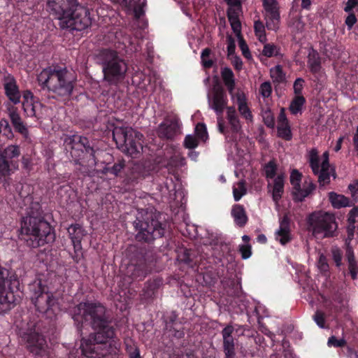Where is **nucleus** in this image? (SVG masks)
Returning a JSON list of instances; mask_svg holds the SVG:
<instances>
[{
  "label": "nucleus",
  "mask_w": 358,
  "mask_h": 358,
  "mask_svg": "<svg viewBox=\"0 0 358 358\" xmlns=\"http://www.w3.org/2000/svg\"><path fill=\"white\" fill-rule=\"evenodd\" d=\"M247 193L245 182L243 180H240L233 186V196L236 201H239Z\"/></svg>",
  "instance_id": "36"
},
{
  "label": "nucleus",
  "mask_w": 358,
  "mask_h": 358,
  "mask_svg": "<svg viewBox=\"0 0 358 358\" xmlns=\"http://www.w3.org/2000/svg\"><path fill=\"white\" fill-rule=\"evenodd\" d=\"M126 350L129 354V356H133L136 352H140L138 348L134 344V341L131 339H128L125 341Z\"/></svg>",
  "instance_id": "50"
},
{
  "label": "nucleus",
  "mask_w": 358,
  "mask_h": 358,
  "mask_svg": "<svg viewBox=\"0 0 358 358\" xmlns=\"http://www.w3.org/2000/svg\"><path fill=\"white\" fill-rule=\"evenodd\" d=\"M39 103H34L31 101L26 100L23 102L22 106L24 111V113L28 117H38L37 110Z\"/></svg>",
  "instance_id": "38"
},
{
  "label": "nucleus",
  "mask_w": 358,
  "mask_h": 358,
  "mask_svg": "<svg viewBox=\"0 0 358 358\" xmlns=\"http://www.w3.org/2000/svg\"><path fill=\"white\" fill-rule=\"evenodd\" d=\"M142 134L129 127H115L113 130V138L117 148L131 156L142 150Z\"/></svg>",
  "instance_id": "7"
},
{
  "label": "nucleus",
  "mask_w": 358,
  "mask_h": 358,
  "mask_svg": "<svg viewBox=\"0 0 358 358\" xmlns=\"http://www.w3.org/2000/svg\"><path fill=\"white\" fill-rule=\"evenodd\" d=\"M20 155V148L17 145H9L3 150L0 149V174L3 176L10 175L13 168H17L13 160Z\"/></svg>",
  "instance_id": "16"
},
{
  "label": "nucleus",
  "mask_w": 358,
  "mask_h": 358,
  "mask_svg": "<svg viewBox=\"0 0 358 358\" xmlns=\"http://www.w3.org/2000/svg\"><path fill=\"white\" fill-rule=\"evenodd\" d=\"M278 124H287L288 120L286 117L284 108H281L278 118Z\"/></svg>",
  "instance_id": "62"
},
{
  "label": "nucleus",
  "mask_w": 358,
  "mask_h": 358,
  "mask_svg": "<svg viewBox=\"0 0 358 358\" xmlns=\"http://www.w3.org/2000/svg\"><path fill=\"white\" fill-rule=\"evenodd\" d=\"M231 26L238 40L243 38L241 36V24H231Z\"/></svg>",
  "instance_id": "61"
},
{
  "label": "nucleus",
  "mask_w": 358,
  "mask_h": 358,
  "mask_svg": "<svg viewBox=\"0 0 358 358\" xmlns=\"http://www.w3.org/2000/svg\"><path fill=\"white\" fill-rule=\"evenodd\" d=\"M73 159V163L75 165L78 166L76 168V172L80 173L83 176H90L92 173V169L95 166H91L92 164V157H90L88 160V164L84 165L81 162H80V157H72Z\"/></svg>",
  "instance_id": "34"
},
{
  "label": "nucleus",
  "mask_w": 358,
  "mask_h": 358,
  "mask_svg": "<svg viewBox=\"0 0 358 358\" xmlns=\"http://www.w3.org/2000/svg\"><path fill=\"white\" fill-rule=\"evenodd\" d=\"M331 254L333 259L335 262L336 266H340L341 265L342 260L341 250L338 248L334 247L331 249Z\"/></svg>",
  "instance_id": "53"
},
{
  "label": "nucleus",
  "mask_w": 358,
  "mask_h": 358,
  "mask_svg": "<svg viewBox=\"0 0 358 358\" xmlns=\"http://www.w3.org/2000/svg\"><path fill=\"white\" fill-rule=\"evenodd\" d=\"M31 299L36 310L41 313L55 312L57 308V299L48 291V287L36 279L29 285Z\"/></svg>",
  "instance_id": "8"
},
{
  "label": "nucleus",
  "mask_w": 358,
  "mask_h": 358,
  "mask_svg": "<svg viewBox=\"0 0 358 358\" xmlns=\"http://www.w3.org/2000/svg\"><path fill=\"white\" fill-rule=\"evenodd\" d=\"M262 117L264 124L269 128H273L275 126L274 117L270 110H266L262 113Z\"/></svg>",
  "instance_id": "45"
},
{
  "label": "nucleus",
  "mask_w": 358,
  "mask_h": 358,
  "mask_svg": "<svg viewBox=\"0 0 358 358\" xmlns=\"http://www.w3.org/2000/svg\"><path fill=\"white\" fill-rule=\"evenodd\" d=\"M238 41L239 48H240L241 50L242 51L243 55L245 58H248V59L251 58V54L249 50L248 46L247 43H245V40L243 39V38H240V39H238Z\"/></svg>",
  "instance_id": "52"
},
{
  "label": "nucleus",
  "mask_w": 358,
  "mask_h": 358,
  "mask_svg": "<svg viewBox=\"0 0 358 358\" xmlns=\"http://www.w3.org/2000/svg\"><path fill=\"white\" fill-rule=\"evenodd\" d=\"M263 6L266 12V17L268 20L271 21L280 20V13L276 0H263Z\"/></svg>",
  "instance_id": "29"
},
{
  "label": "nucleus",
  "mask_w": 358,
  "mask_h": 358,
  "mask_svg": "<svg viewBox=\"0 0 358 358\" xmlns=\"http://www.w3.org/2000/svg\"><path fill=\"white\" fill-rule=\"evenodd\" d=\"M198 145V141L193 135H187L184 140V146L188 149H194Z\"/></svg>",
  "instance_id": "48"
},
{
  "label": "nucleus",
  "mask_w": 358,
  "mask_h": 358,
  "mask_svg": "<svg viewBox=\"0 0 358 358\" xmlns=\"http://www.w3.org/2000/svg\"><path fill=\"white\" fill-rule=\"evenodd\" d=\"M236 45L234 39L231 36H227V51L229 55H232L235 52Z\"/></svg>",
  "instance_id": "59"
},
{
  "label": "nucleus",
  "mask_w": 358,
  "mask_h": 358,
  "mask_svg": "<svg viewBox=\"0 0 358 358\" xmlns=\"http://www.w3.org/2000/svg\"><path fill=\"white\" fill-rule=\"evenodd\" d=\"M22 239L31 248H38L46 243L54 242L55 235L50 224L36 217L27 216L21 223Z\"/></svg>",
  "instance_id": "3"
},
{
  "label": "nucleus",
  "mask_w": 358,
  "mask_h": 358,
  "mask_svg": "<svg viewBox=\"0 0 358 358\" xmlns=\"http://www.w3.org/2000/svg\"><path fill=\"white\" fill-rule=\"evenodd\" d=\"M305 102L306 99L303 95L295 96L289 107L290 112L294 115L297 114L301 110Z\"/></svg>",
  "instance_id": "37"
},
{
  "label": "nucleus",
  "mask_w": 358,
  "mask_h": 358,
  "mask_svg": "<svg viewBox=\"0 0 358 358\" xmlns=\"http://www.w3.org/2000/svg\"><path fill=\"white\" fill-rule=\"evenodd\" d=\"M150 272L148 264L144 260H140L136 264H129L126 268L125 275L132 280H142Z\"/></svg>",
  "instance_id": "20"
},
{
  "label": "nucleus",
  "mask_w": 358,
  "mask_h": 358,
  "mask_svg": "<svg viewBox=\"0 0 358 358\" xmlns=\"http://www.w3.org/2000/svg\"><path fill=\"white\" fill-rule=\"evenodd\" d=\"M234 332V328L231 324H227L221 331L224 358H236V339L233 336Z\"/></svg>",
  "instance_id": "19"
},
{
  "label": "nucleus",
  "mask_w": 358,
  "mask_h": 358,
  "mask_svg": "<svg viewBox=\"0 0 358 358\" xmlns=\"http://www.w3.org/2000/svg\"><path fill=\"white\" fill-rule=\"evenodd\" d=\"M37 81L43 90L53 93L59 100H67L71 96L76 78L66 67L52 66L43 69L37 76Z\"/></svg>",
  "instance_id": "2"
},
{
  "label": "nucleus",
  "mask_w": 358,
  "mask_h": 358,
  "mask_svg": "<svg viewBox=\"0 0 358 358\" xmlns=\"http://www.w3.org/2000/svg\"><path fill=\"white\" fill-rule=\"evenodd\" d=\"M275 50V46L271 44H266L264 46L262 50V55L267 57H271L274 55V51Z\"/></svg>",
  "instance_id": "57"
},
{
  "label": "nucleus",
  "mask_w": 358,
  "mask_h": 358,
  "mask_svg": "<svg viewBox=\"0 0 358 358\" xmlns=\"http://www.w3.org/2000/svg\"><path fill=\"white\" fill-rule=\"evenodd\" d=\"M124 8L128 15L135 20H143L145 15L147 0H114Z\"/></svg>",
  "instance_id": "18"
},
{
  "label": "nucleus",
  "mask_w": 358,
  "mask_h": 358,
  "mask_svg": "<svg viewBox=\"0 0 358 358\" xmlns=\"http://www.w3.org/2000/svg\"><path fill=\"white\" fill-rule=\"evenodd\" d=\"M275 238L282 245H285L291 240L289 219L286 215L280 221V227L275 233Z\"/></svg>",
  "instance_id": "22"
},
{
  "label": "nucleus",
  "mask_w": 358,
  "mask_h": 358,
  "mask_svg": "<svg viewBox=\"0 0 358 358\" xmlns=\"http://www.w3.org/2000/svg\"><path fill=\"white\" fill-rule=\"evenodd\" d=\"M316 185L310 178H307L303 183V187L300 186L299 189L293 191L294 200L296 201H303L305 198L308 196L315 189Z\"/></svg>",
  "instance_id": "25"
},
{
  "label": "nucleus",
  "mask_w": 358,
  "mask_h": 358,
  "mask_svg": "<svg viewBox=\"0 0 358 358\" xmlns=\"http://www.w3.org/2000/svg\"><path fill=\"white\" fill-rule=\"evenodd\" d=\"M0 126L1 128H3L5 131H8V133H11V128L9 125L8 120L5 119L1 120Z\"/></svg>",
  "instance_id": "63"
},
{
  "label": "nucleus",
  "mask_w": 358,
  "mask_h": 358,
  "mask_svg": "<svg viewBox=\"0 0 358 358\" xmlns=\"http://www.w3.org/2000/svg\"><path fill=\"white\" fill-rule=\"evenodd\" d=\"M237 104L238 110L240 114L248 122H252V115L251 110L248 108L246 101V97L243 92H238L235 95Z\"/></svg>",
  "instance_id": "27"
},
{
  "label": "nucleus",
  "mask_w": 358,
  "mask_h": 358,
  "mask_svg": "<svg viewBox=\"0 0 358 358\" xmlns=\"http://www.w3.org/2000/svg\"><path fill=\"white\" fill-rule=\"evenodd\" d=\"M270 76L275 83H282L286 80L285 73L280 65H276L270 69Z\"/></svg>",
  "instance_id": "35"
},
{
  "label": "nucleus",
  "mask_w": 358,
  "mask_h": 358,
  "mask_svg": "<svg viewBox=\"0 0 358 358\" xmlns=\"http://www.w3.org/2000/svg\"><path fill=\"white\" fill-rule=\"evenodd\" d=\"M8 277V271L0 266V314L10 310L15 301L14 293L6 288Z\"/></svg>",
  "instance_id": "15"
},
{
  "label": "nucleus",
  "mask_w": 358,
  "mask_h": 358,
  "mask_svg": "<svg viewBox=\"0 0 358 358\" xmlns=\"http://www.w3.org/2000/svg\"><path fill=\"white\" fill-rule=\"evenodd\" d=\"M307 59V65L310 71L316 77L320 75L322 65L321 57L319 53L311 48L309 50Z\"/></svg>",
  "instance_id": "23"
},
{
  "label": "nucleus",
  "mask_w": 358,
  "mask_h": 358,
  "mask_svg": "<svg viewBox=\"0 0 358 358\" xmlns=\"http://www.w3.org/2000/svg\"><path fill=\"white\" fill-rule=\"evenodd\" d=\"M305 80L302 78H297L293 85L294 93L296 96L302 95Z\"/></svg>",
  "instance_id": "49"
},
{
  "label": "nucleus",
  "mask_w": 358,
  "mask_h": 358,
  "mask_svg": "<svg viewBox=\"0 0 358 358\" xmlns=\"http://www.w3.org/2000/svg\"><path fill=\"white\" fill-rule=\"evenodd\" d=\"M231 214L235 223L238 226L242 227L246 224L248 216L243 206L240 204L234 205L231 208Z\"/></svg>",
  "instance_id": "32"
},
{
  "label": "nucleus",
  "mask_w": 358,
  "mask_h": 358,
  "mask_svg": "<svg viewBox=\"0 0 358 358\" xmlns=\"http://www.w3.org/2000/svg\"><path fill=\"white\" fill-rule=\"evenodd\" d=\"M329 200L334 208L340 209L352 206V201L346 196L334 192L329 193Z\"/></svg>",
  "instance_id": "31"
},
{
  "label": "nucleus",
  "mask_w": 358,
  "mask_h": 358,
  "mask_svg": "<svg viewBox=\"0 0 358 358\" xmlns=\"http://www.w3.org/2000/svg\"><path fill=\"white\" fill-rule=\"evenodd\" d=\"M124 164L123 162H119L118 163L115 164L113 166H105L101 171V173L103 174H106L108 173H112L115 176H117V174L121 171V170L124 168Z\"/></svg>",
  "instance_id": "43"
},
{
  "label": "nucleus",
  "mask_w": 358,
  "mask_h": 358,
  "mask_svg": "<svg viewBox=\"0 0 358 358\" xmlns=\"http://www.w3.org/2000/svg\"><path fill=\"white\" fill-rule=\"evenodd\" d=\"M302 175L296 169H294L290 174V182L293 187V191L296 190L301 186Z\"/></svg>",
  "instance_id": "42"
},
{
  "label": "nucleus",
  "mask_w": 358,
  "mask_h": 358,
  "mask_svg": "<svg viewBox=\"0 0 358 358\" xmlns=\"http://www.w3.org/2000/svg\"><path fill=\"white\" fill-rule=\"evenodd\" d=\"M221 76L229 94L233 97L234 90L235 88V79L232 70L229 67L222 68L221 71Z\"/></svg>",
  "instance_id": "33"
},
{
  "label": "nucleus",
  "mask_w": 358,
  "mask_h": 358,
  "mask_svg": "<svg viewBox=\"0 0 358 358\" xmlns=\"http://www.w3.org/2000/svg\"><path fill=\"white\" fill-rule=\"evenodd\" d=\"M21 338L30 352L40 356L45 355L47 343L43 335L39 334L35 330L30 329L22 332Z\"/></svg>",
  "instance_id": "14"
},
{
  "label": "nucleus",
  "mask_w": 358,
  "mask_h": 358,
  "mask_svg": "<svg viewBox=\"0 0 358 358\" xmlns=\"http://www.w3.org/2000/svg\"><path fill=\"white\" fill-rule=\"evenodd\" d=\"M74 321L89 322L96 332L83 339L82 354L87 358H106L118 354L120 343L115 340V329L106 316V308L99 303L81 302L73 308Z\"/></svg>",
  "instance_id": "1"
},
{
  "label": "nucleus",
  "mask_w": 358,
  "mask_h": 358,
  "mask_svg": "<svg viewBox=\"0 0 358 358\" xmlns=\"http://www.w3.org/2000/svg\"><path fill=\"white\" fill-rule=\"evenodd\" d=\"M284 178L283 174H279L274 179L273 185L271 187L269 184L268 187L272 188V198L275 203H278L279 200L282 198L284 192Z\"/></svg>",
  "instance_id": "30"
},
{
  "label": "nucleus",
  "mask_w": 358,
  "mask_h": 358,
  "mask_svg": "<svg viewBox=\"0 0 358 358\" xmlns=\"http://www.w3.org/2000/svg\"><path fill=\"white\" fill-rule=\"evenodd\" d=\"M208 106L213 110L218 116L217 127L220 133L228 138L227 130L221 117L224 109H227L228 99L223 87L219 83L213 85L211 91L207 95Z\"/></svg>",
  "instance_id": "11"
},
{
  "label": "nucleus",
  "mask_w": 358,
  "mask_h": 358,
  "mask_svg": "<svg viewBox=\"0 0 358 358\" xmlns=\"http://www.w3.org/2000/svg\"><path fill=\"white\" fill-rule=\"evenodd\" d=\"M233 327L234 328V331H236V334H238V336H241L244 334L245 332V327L244 326L239 325V324H235L233 325Z\"/></svg>",
  "instance_id": "64"
},
{
  "label": "nucleus",
  "mask_w": 358,
  "mask_h": 358,
  "mask_svg": "<svg viewBox=\"0 0 358 358\" xmlns=\"http://www.w3.org/2000/svg\"><path fill=\"white\" fill-rule=\"evenodd\" d=\"M96 57L102 66L104 80L110 84H117L124 78L127 64L115 50L103 49Z\"/></svg>",
  "instance_id": "6"
},
{
  "label": "nucleus",
  "mask_w": 358,
  "mask_h": 358,
  "mask_svg": "<svg viewBox=\"0 0 358 358\" xmlns=\"http://www.w3.org/2000/svg\"><path fill=\"white\" fill-rule=\"evenodd\" d=\"M308 223L313 235L321 238L334 236L338 227L334 215L322 211L310 215Z\"/></svg>",
  "instance_id": "9"
},
{
  "label": "nucleus",
  "mask_w": 358,
  "mask_h": 358,
  "mask_svg": "<svg viewBox=\"0 0 358 358\" xmlns=\"http://www.w3.org/2000/svg\"><path fill=\"white\" fill-rule=\"evenodd\" d=\"M318 268L322 271H327L329 268L327 257L323 254L320 255Z\"/></svg>",
  "instance_id": "58"
},
{
  "label": "nucleus",
  "mask_w": 358,
  "mask_h": 358,
  "mask_svg": "<svg viewBox=\"0 0 358 358\" xmlns=\"http://www.w3.org/2000/svg\"><path fill=\"white\" fill-rule=\"evenodd\" d=\"M9 117L15 129L22 135L27 136L28 135V129L16 108H12L9 110Z\"/></svg>",
  "instance_id": "28"
},
{
  "label": "nucleus",
  "mask_w": 358,
  "mask_h": 358,
  "mask_svg": "<svg viewBox=\"0 0 358 358\" xmlns=\"http://www.w3.org/2000/svg\"><path fill=\"white\" fill-rule=\"evenodd\" d=\"M358 5V0H348L344 7V10L350 13L352 10Z\"/></svg>",
  "instance_id": "60"
},
{
  "label": "nucleus",
  "mask_w": 358,
  "mask_h": 358,
  "mask_svg": "<svg viewBox=\"0 0 358 358\" xmlns=\"http://www.w3.org/2000/svg\"><path fill=\"white\" fill-rule=\"evenodd\" d=\"M180 125L178 116L167 117L158 126L157 129L158 136L161 138L173 139L180 134Z\"/></svg>",
  "instance_id": "17"
},
{
  "label": "nucleus",
  "mask_w": 358,
  "mask_h": 358,
  "mask_svg": "<svg viewBox=\"0 0 358 358\" xmlns=\"http://www.w3.org/2000/svg\"><path fill=\"white\" fill-rule=\"evenodd\" d=\"M3 86L8 99L15 104L18 103L20 101V93L15 79L11 76L5 77Z\"/></svg>",
  "instance_id": "21"
},
{
  "label": "nucleus",
  "mask_w": 358,
  "mask_h": 358,
  "mask_svg": "<svg viewBox=\"0 0 358 358\" xmlns=\"http://www.w3.org/2000/svg\"><path fill=\"white\" fill-rule=\"evenodd\" d=\"M308 161L314 175L317 176L320 187H324L330 183V178H336V174L334 169L331 168L329 161V152H324L322 155V161L320 159L316 148H312L308 153Z\"/></svg>",
  "instance_id": "10"
},
{
  "label": "nucleus",
  "mask_w": 358,
  "mask_h": 358,
  "mask_svg": "<svg viewBox=\"0 0 358 358\" xmlns=\"http://www.w3.org/2000/svg\"><path fill=\"white\" fill-rule=\"evenodd\" d=\"M345 344V341L343 338L337 339L335 336H331L328 340V345L334 347H342Z\"/></svg>",
  "instance_id": "56"
},
{
  "label": "nucleus",
  "mask_w": 358,
  "mask_h": 358,
  "mask_svg": "<svg viewBox=\"0 0 358 358\" xmlns=\"http://www.w3.org/2000/svg\"><path fill=\"white\" fill-rule=\"evenodd\" d=\"M61 29H67L71 34H73V31H81L83 29H87L89 25L87 24H59Z\"/></svg>",
  "instance_id": "44"
},
{
  "label": "nucleus",
  "mask_w": 358,
  "mask_h": 358,
  "mask_svg": "<svg viewBox=\"0 0 358 358\" xmlns=\"http://www.w3.org/2000/svg\"><path fill=\"white\" fill-rule=\"evenodd\" d=\"M272 92L271 84L268 81L264 82L259 87V93L264 98H268Z\"/></svg>",
  "instance_id": "46"
},
{
  "label": "nucleus",
  "mask_w": 358,
  "mask_h": 358,
  "mask_svg": "<svg viewBox=\"0 0 358 358\" xmlns=\"http://www.w3.org/2000/svg\"><path fill=\"white\" fill-rule=\"evenodd\" d=\"M255 31L259 41L262 43H264L266 41V37L264 24H255Z\"/></svg>",
  "instance_id": "47"
},
{
  "label": "nucleus",
  "mask_w": 358,
  "mask_h": 358,
  "mask_svg": "<svg viewBox=\"0 0 358 358\" xmlns=\"http://www.w3.org/2000/svg\"><path fill=\"white\" fill-rule=\"evenodd\" d=\"M264 171L266 178H273L277 171V164L275 162L274 160H271L266 164L264 166Z\"/></svg>",
  "instance_id": "40"
},
{
  "label": "nucleus",
  "mask_w": 358,
  "mask_h": 358,
  "mask_svg": "<svg viewBox=\"0 0 358 358\" xmlns=\"http://www.w3.org/2000/svg\"><path fill=\"white\" fill-rule=\"evenodd\" d=\"M134 227L137 231L136 239L138 241L150 242L164 234V227L157 215L144 209L138 211Z\"/></svg>",
  "instance_id": "5"
},
{
  "label": "nucleus",
  "mask_w": 358,
  "mask_h": 358,
  "mask_svg": "<svg viewBox=\"0 0 358 358\" xmlns=\"http://www.w3.org/2000/svg\"><path fill=\"white\" fill-rule=\"evenodd\" d=\"M48 8L54 20L63 22H87L90 21L89 10L80 5L77 0H48Z\"/></svg>",
  "instance_id": "4"
},
{
  "label": "nucleus",
  "mask_w": 358,
  "mask_h": 358,
  "mask_svg": "<svg viewBox=\"0 0 358 358\" xmlns=\"http://www.w3.org/2000/svg\"><path fill=\"white\" fill-rule=\"evenodd\" d=\"M195 132L197 136L201 139H204L207 136L206 127L204 124H197L195 127Z\"/></svg>",
  "instance_id": "54"
},
{
  "label": "nucleus",
  "mask_w": 358,
  "mask_h": 358,
  "mask_svg": "<svg viewBox=\"0 0 358 358\" xmlns=\"http://www.w3.org/2000/svg\"><path fill=\"white\" fill-rule=\"evenodd\" d=\"M239 252L241 255L242 259H247L250 258L252 255L251 245L249 244L240 245Z\"/></svg>",
  "instance_id": "51"
},
{
  "label": "nucleus",
  "mask_w": 358,
  "mask_h": 358,
  "mask_svg": "<svg viewBox=\"0 0 358 358\" xmlns=\"http://www.w3.org/2000/svg\"><path fill=\"white\" fill-rule=\"evenodd\" d=\"M313 320L320 328L324 327L325 319L324 314L322 312L319 310L316 311L313 315Z\"/></svg>",
  "instance_id": "55"
},
{
  "label": "nucleus",
  "mask_w": 358,
  "mask_h": 358,
  "mask_svg": "<svg viewBox=\"0 0 358 358\" xmlns=\"http://www.w3.org/2000/svg\"><path fill=\"white\" fill-rule=\"evenodd\" d=\"M241 12V5L230 6L227 9V16L229 22H241L239 15Z\"/></svg>",
  "instance_id": "39"
},
{
  "label": "nucleus",
  "mask_w": 358,
  "mask_h": 358,
  "mask_svg": "<svg viewBox=\"0 0 358 358\" xmlns=\"http://www.w3.org/2000/svg\"><path fill=\"white\" fill-rule=\"evenodd\" d=\"M68 233L74 247H80L82 239L86 235L83 227L79 224H71L68 228Z\"/></svg>",
  "instance_id": "26"
},
{
  "label": "nucleus",
  "mask_w": 358,
  "mask_h": 358,
  "mask_svg": "<svg viewBox=\"0 0 358 358\" xmlns=\"http://www.w3.org/2000/svg\"><path fill=\"white\" fill-rule=\"evenodd\" d=\"M358 216V207H354L348 214L347 227L348 237L345 239V258L348 263V269L352 279L357 278V262L352 248L350 245V241L353 239L355 229L356 218Z\"/></svg>",
  "instance_id": "12"
},
{
  "label": "nucleus",
  "mask_w": 358,
  "mask_h": 358,
  "mask_svg": "<svg viewBox=\"0 0 358 358\" xmlns=\"http://www.w3.org/2000/svg\"><path fill=\"white\" fill-rule=\"evenodd\" d=\"M64 143L66 148H69L71 149V157H80V153L84 152V149L85 152L89 155V157H92L91 166H96L95 152L93 148L90 146L89 141L86 137L78 135L67 136L64 140Z\"/></svg>",
  "instance_id": "13"
},
{
  "label": "nucleus",
  "mask_w": 358,
  "mask_h": 358,
  "mask_svg": "<svg viewBox=\"0 0 358 358\" xmlns=\"http://www.w3.org/2000/svg\"><path fill=\"white\" fill-rule=\"evenodd\" d=\"M278 136L286 141H289L292 138L290 127L289 123L278 125Z\"/></svg>",
  "instance_id": "41"
},
{
  "label": "nucleus",
  "mask_w": 358,
  "mask_h": 358,
  "mask_svg": "<svg viewBox=\"0 0 358 358\" xmlns=\"http://www.w3.org/2000/svg\"><path fill=\"white\" fill-rule=\"evenodd\" d=\"M226 118L233 134H238L242 131V125L235 107H227Z\"/></svg>",
  "instance_id": "24"
}]
</instances>
